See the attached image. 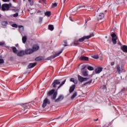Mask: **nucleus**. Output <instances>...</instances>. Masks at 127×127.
<instances>
[{"label": "nucleus", "mask_w": 127, "mask_h": 127, "mask_svg": "<svg viewBox=\"0 0 127 127\" xmlns=\"http://www.w3.org/2000/svg\"><path fill=\"white\" fill-rule=\"evenodd\" d=\"M43 59H44V58L43 57H38L35 59V61H41L42 60H43Z\"/></svg>", "instance_id": "26"}, {"label": "nucleus", "mask_w": 127, "mask_h": 127, "mask_svg": "<svg viewBox=\"0 0 127 127\" xmlns=\"http://www.w3.org/2000/svg\"><path fill=\"white\" fill-rule=\"evenodd\" d=\"M69 19H70V20H71V21H73V20H72V17H69Z\"/></svg>", "instance_id": "55"}, {"label": "nucleus", "mask_w": 127, "mask_h": 127, "mask_svg": "<svg viewBox=\"0 0 127 127\" xmlns=\"http://www.w3.org/2000/svg\"><path fill=\"white\" fill-rule=\"evenodd\" d=\"M121 50H123V52L127 53V46L123 45L121 46Z\"/></svg>", "instance_id": "16"}, {"label": "nucleus", "mask_w": 127, "mask_h": 127, "mask_svg": "<svg viewBox=\"0 0 127 127\" xmlns=\"http://www.w3.org/2000/svg\"><path fill=\"white\" fill-rule=\"evenodd\" d=\"M30 4L31 5L32 3V0H28Z\"/></svg>", "instance_id": "47"}, {"label": "nucleus", "mask_w": 127, "mask_h": 127, "mask_svg": "<svg viewBox=\"0 0 127 127\" xmlns=\"http://www.w3.org/2000/svg\"><path fill=\"white\" fill-rule=\"evenodd\" d=\"M24 109H27V106L26 105H24Z\"/></svg>", "instance_id": "51"}, {"label": "nucleus", "mask_w": 127, "mask_h": 127, "mask_svg": "<svg viewBox=\"0 0 127 127\" xmlns=\"http://www.w3.org/2000/svg\"><path fill=\"white\" fill-rule=\"evenodd\" d=\"M121 92H126V88H123L122 90H121Z\"/></svg>", "instance_id": "45"}, {"label": "nucleus", "mask_w": 127, "mask_h": 127, "mask_svg": "<svg viewBox=\"0 0 127 127\" xmlns=\"http://www.w3.org/2000/svg\"><path fill=\"white\" fill-rule=\"evenodd\" d=\"M92 82H93V79H91V80H89V81L85 82V83H84V85H87V84H91V83H92Z\"/></svg>", "instance_id": "35"}, {"label": "nucleus", "mask_w": 127, "mask_h": 127, "mask_svg": "<svg viewBox=\"0 0 127 127\" xmlns=\"http://www.w3.org/2000/svg\"><path fill=\"white\" fill-rule=\"evenodd\" d=\"M12 27H15V28H17V27H18L17 24H13L12 25Z\"/></svg>", "instance_id": "39"}, {"label": "nucleus", "mask_w": 127, "mask_h": 127, "mask_svg": "<svg viewBox=\"0 0 127 127\" xmlns=\"http://www.w3.org/2000/svg\"><path fill=\"white\" fill-rule=\"evenodd\" d=\"M1 4H0V9L1 8Z\"/></svg>", "instance_id": "58"}, {"label": "nucleus", "mask_w": 127, "mask_h": 127, "mask_svg": "<svg viewBox=\"0 0 127 127\" xmlns=\"http://www.w3.org/2000/svg\"><path fill=\"white\" fill-rule=\"evenodd\" d=\"M103 127H109V125H104Z\"/></svg>", "instance_id": "53"}, {"label": "nucleus", "mask_w": 127, "mask_h": 127, "mask_svg": "<svg viewBox=\"0 0 127 127\" xmlns=\"http://www.w3.org/2000/svg\"><path fill=\"white\" fill-rule=\"evenodd\" d=\"M6 47V48H7L8 49H9V47Z\"/></svg>", "instance_id": "59"}, {"label": "nucleus", "mask_w": 127, "mask_h": 127, "mask_svg": "<svg viewBox=\"0 0 127 127\" xmlns=\"http://www.w3.org/2000/svg\"><path fill=\"white\" fill-rule=\"evenodd\" d=\"M47 96L49 97H50V96H52V100H55V99H56V97H57V92H55V89H52L50 90L49 92H48Z\"/></svg>", "instance_id": "2"}, {"label": "nucleus", "mask_w": 127, "mask_h": 127, "mask_svg": "<svg viewBox=\"0 0 127 127\" xmlns=\"http://www.w3.org/2000/svg\"><path fill=\"white\" fill-rule=\"evenodd\" d=\"M88 19H85V23H87V22H88Z\"/></svg>", "instance_id": "56"}, {"label": "nucleus", "mask_w": 127, "mask_h": 127, "mask_svg": "<svg viewBox=\"0 0 127 127\" xmlns=\"http://www.w3.org/2000/svg\"><path fill=\"white\" fill-rule=\"evenodd\" d=\"M40 12H41V11H40V10H38V11H37V13H40Z\"/></svg>", "instance_id": "54"}, {"label": "nucleus", "mask_w": 127, "mask_h": 127, "mask_svg": "<svg viewBox=\"0 0 127 127\" xmlns=\"http://www.w3.org/2000/svg\"><path fill=\"white\" fill-rule=\"evenodd\" d=\"M28 11H29V9H28Z\"/></svg>", "instance_id": "64"}, {"label": "nucleus", "mask_w": 127, "mask_h": 127, "mask_svg": "<svg viewBox=\"0 0 127 127\" xmlns=\"http://www.w3.org/2000/svg\"><path fill=\"white\" fill-rule=\"evenodd\" d=\"M57 119H60V117H59L58 118H57Z\"/></svg>", "instance_id": "62"}, {"label": "nucleus", "mask_w": 127, "mask_h": 127, "mask_svg": "<svg viewBox=\"0 0 127 127\" xmlns=\"http://www.w3.org/2000/svg\"><path fill=\"white\" fill-rule=\"evenodd\" d=\"M103 71V67H97L95 69V73L96 74H100V72Z\"/></svg>", "instance_id": "15"}, {"label": "nucleus", "mask_w": 127, "mask_h": 127, "mask_svg": "<svg viewBox=\"0 0 127 127\" xmlns=\"http://www.w3.org/2000/svg\"><path fill=\"white\" fill-rule=\"evenodd\" d=\"M64 99L63 95H60L59 97L55 100V103H58V102H61L62 100Z\"/></svg>", "instance_id": "10"}, {"label": "nucleus", "mask_w": 127, "mask_h": 127, "mask_svg": "<svg viewBox=\"0 0 127 127\" xmlns=\"http://www.w3.org/2000/svg\"><path fill=\"white\" fill-rule=\"evenodd\" d=\"M19 30H20V28H22V30H23V26L21 25L18 26Z\"/></svg>", "instance_id": "41"}, {"label": "nucleus", "mask_w": 127, "mask_h": 127, "mask_svg": "<svg viewBox=\"0 0 127 127\" xmlns=\"http://www.w3.org/2000/svg\"><path fill=\"white\" fill-rule=\"evenodd\" d=\"M111 66H114V65H115V62H111Z\"/></svg>", "instance_id": "46"}, {"label": "nucleus", "mask_w": 127, "mask_h": 127, "mask_svg": "<svg viewBox=\"0 0 127 127\" xmlns=\"http://www.w3.org/2000/svg\"><path fill=\"white\" fill-rule=\"evenodd\" d=\"M70 82H73L74 84H78V80L74 78H71L70 79Z\"/></svg>", "instance_id": "21"}, {"label": "nucleus", "mask_w": 127, "mask_h": 127, "mask_svg": "<svg viewBox=\"0 0 127 127\" xmlns=\"http://www.w3.org/2000/svg\"><path fill=\"white\" fill-rule=\"evenodd\" d=\"M61 79H56L52 83V86L54 88H56L57 85H60Z\"/></svg>", "instance_id": "6"}, {"label": "nucleus", "mask_w": 127, "mask_h": 127, "mask_svg": "<svg viewBox=\"0 0 127 127\" xmlns=\"http://www.w3.org/2000/svg\"><path fill=\"white\" fill-rule=\"evenodd\" d=\"M63 50H64V49H62L61 50V51L59 53L56 54L54 56H51L50 57V60L54 59V58H55V57H58V56H59V55H60V54H61V53H62V52H63Z\"/></svg>", "instance_id": "8"}, {"label": "nucleus", "mask_w": 127, "mask_h": 127, "mask_svg": "<svg viewBox=\"0 0 127 127\" xmlns=\"http://www.w3.org/2000/svg\"><path fill=\"white\" fill-rule=\"evenodd\" d=\"M13 17H17L18 16V13H16L13 15Z\"/></svg>", "instance_id": "40"}, {"label": "nucleus", "mask_w": 127, "mask_h": 127, "mask_svg": "<svg viewBox=\"0 0 127 127\" xmlns=\"http://www.w3.org/2000/svg\"><path fill=\"white\" fill-rule=\"evenodd\" d=\"M102 8H97V10L96 12L97 15V18L98 20H101V19H103L105 18V13L103 12Z\"/></svg>", "instance_id": "1"}, {"label": "nucleus", "mask_w": 127, "mask_h": 127, "mask_svg": "<svg viewBox=\"0 0 127 127\" xmlns=\"http://www.w3.org/2000/svg\"><path fill=\"white\" fill-rule=\"evenodd\" d=\"M4 63V61H3V59H0V64H3Z\"/></svg>", "instance_id": "38"}, {"label": "nucleus", "mask_w": 127, "mask_h": 127, "mask_svg": "<svg viewBox=\"0 0 127 127\" xmlns=\"http://www.w3.org/2000/svg\"><path fill=\"white\" fill-rule=\"evenodd\" d=\"M12 48L13 52L16 54V53H17V49H16V48L15 47H12Z\"/></svg>", "instance_id": "28"}, {"label": "nucleus", "mask_w": 127, "mask_h": 127, "mask_svg": "<svg viewBox=\"0 0 127 127\" xmlns=\"http://www.w3.org/2000/svg\"><path fill=\"white\" fill-rule=\"evenodd\" d=\"M80 7H84V6H80Z\"/></svg>", "instance_id": "63"}, {"label": "nucleus", "mask_w": 127, "mask_h": 127, "mask_svg": "<svg viewBox=\"0 0 127 127\" xmlns=\"http://www.w3.org/2000/svg\"><path fill=\"white\" fill-rule=\"evenodd\" d=\"M0 17H1V14H0Z\"/></svg>", "instance_id": "61"}, {"label": "nucleus", "mask_w": 127, "mask_h": 127, "mask_svg": "<svg viewBox=\"0 0 127 127\" xmlns=\"http://www.w3.org/2000/svg\"><path fill=\"white\" fill-rule=\"evenodd\" d=\"M104 90H107V86L106 85H103Z\"/></svg>", "instance_id": "44"}, {"label": "nucleus", "mask_w": 127, "mask_h": 127, "mask_svg": "<svg viewBox=\"0 0 127 127\" xmlns=\"http://www.w3.org/2000/svg\"><path fill=\"white\" fill-rule=\"evenodd\" d=\"M118 44L119 45H120L121 46H123L122 45V43H121L120 42H118Z\"/></svg>", "instance_id": "49"}, {"label": "nucleus", "mask_w": 127, "mask_h": 127, "mask_svg": "<svg viewBox=\"0 0 127 127\" xmlns=\"http://www.w3.org/2000/svg\"><path fill=\"white\" fill-rule=\"evenodd\" d=\"M47 104L49 105V104H50V101L48 100V99L45 98V100L43 101V103L42 105L43 108H45V107L47 106Z\"/></svg>", "instance_id": "7"}, {"label": "nucleus", "mask_w": 127, "mask_h": 127, "mask_svg": "<svg viewBox=\"0 0 127 127\" xmlns=\"http://www.w3.org/2000/svg\"><path fill=\"white\" fill-rule=\"evenodd\" d=\"M92 58H94V59H98L99 56L98 55H94L92 57Z\"/></svg>", "instance_id": "37"}, {"label": "nucleus", "mask_w": 127, "mask_h": 127, "mask_svg": "<svg viewBox=\"0 0 127 127\" xmlns=\"http://www.w3.org/2000/svg\"><path fill=\"white\" fill-rule=\"evenodd\" d=\"M91 36H83L82 38H81L78 39L79 42H83L85 39H89L91 38Z\"/></svg>", "instance_id": "9"}, {"label": "nucleus", "mask_w": 127, "mask_h": 127, "mask_svg": "<svg viewBox=\"0 0 127 127\" xmlns=\"http://www.w3.org/2000/svg\"><path fill=\"white\" fill-rule=\"evenodd\" d=\"M67 0H64V2H65Z\"/></svg>", "instance_id": "60"}, {"label": "nucleus", "mask_w": 127, "mask_h": 127, "mask_svg": "<svg viewBox=\"0 0 127 127\" xmlns=\"http://www.w3.org/2000/svg\"><path fill=\"white\" fill-rule=\"evenodd\" d=\"M33 52L32 49H28L25 51V54H32Z\"/></svg>", "instance_id": "12"}, {"label": "nucleus", "mask_w": 127, "mask_h": 127, "mask_svg": "<svg viewBox=\"0 0 127 127\" xmlns=\"http://www.w3.org/2000/svg\"><path fill=\"white\" fill-rule=\"evenodd\" d=\"M75 88H76V85L74 84L72 86H71L69 89V93H73V92H74V90H75Z\"/></svg>", "instance_id": "17"}, {"label": "nucleus", "mask_w": 127, "mask_h": 127, "mask_svg": "<svg viewBox=\"0 0 127 127\" xmlns=\"http://www.w3.org/2000/svg\"><path fill=\"white\" fill-rule=\"evenodd\" d=\"M45 15L47 16H50L51 15V12L50 11H47L45 13Z\"/></svg>", "instance_id": "29"}, {"label": "nucleus", "mask_w": 127, "mask_h": 127, "mask_svg": "<svg viewBox=\"0 0 127 127\" xmlns=\"http://www.w3.org/2000/svg\"><path fill=\"white\" fill-rule=\"evenodd\" d=\"M87 69L88 70H89V71H93L94 70V67L93 66H88Z\"/></svg>", "instance_id": "32"}, {"label": "nucleus", "mask_w": 127, "mask_h": 127, "mask_svg": "<svg viewBox=\"0 0 127 127\" xmlns=\"http://www.w3.org/2000/svg\"><path fill=\"white\" fill-rule=\"evenodd\" d=\"M98 119H94V121L95 122H97V121H98Z\"/></svg>", "instance_id": "57"}, {"label": "nucleus", "mask_w": 127, "mask_h": 127, "mask_svg": "<svg viewBox=\"0 0 127 127\" xmlns=\"http://www.w3.org/2000/svg\"><path fill=\"white\" fill-rule=\"evenodd\" d=\"M1 25H3V26H6V25H7V21H2Z\"/></svg>", "instance_id": "31"}, {"label": "nucleus", "mask_w": 127, "mask_h": 127, "mask_svg": "<svg viewBox=\"0 0 127 127\" xmlns=\"http://www.w3.org/2000/svg\"><path fill=\"white\" fill-rule=\"evenodd\" d=\"M3 1H4V2H7L8 1H9V0H2Z\"/></svg>", "instance_id": "48"}, {"label": "nucleus", "mask_w": 127, "mask_h": 127, "mask_svg": "<svg viewBox=\"0 0 127 127\" xmlns=\"http://www.w3.org/2000/svg\"><path fill=\"white\" fill-rule=\"evenodd\" d=\"M85 68H86V65H83L82 69H85Z\"/></svg>", "instance_id": "50"}, {"label": "nucleus", "mask_w": 127, "mask_h": 127, "mask_svg": "<svg viewBox=\"0 0 127 127\" xmlns=\"http://www.w3.org/2000/svg\"><path fill=\"white\" fill-rule=\"evenodd\" d=\"M80 44V43H79V40H75L73 42V45L75 46H77V45H79Z\"/></svg>", "instance_id": "25"}, {"label": "nucleus", "mask_w": 127, "mask_h": 127, "mask_svg": "<svg viewBox=\"0 0 127 127\" xmlns=\"http://www.w3.org/2000/svg\"><path fill=\"white\" fill-rule=\"evenodd\" d=\"M35 66H36V63H31L28 65V67L29 69H31V68H33Z\"/></svg>", "instance_id": "18"}, {"label": "nucleus", "mask_w": 127, "mask_h": 127, "mask_svg": "<svg viewBox=\"0 0 127 127\" xmlns=\"http://www.w3.org/2000/svg\"><path fill=\"white\" fill-rule=\"evenodd\" d=\"M77 96V92H74L73 94L71 96L70 99H73L75 97Z\"/></svg>", "instance_id": "30"}, {"label": "nucleus", "mask_w": 127, "mask_h": 127, "mask_svg": "<svg viewBox=\"0 0 127 127\" xmlns=\"http://www.w3.org/2000/svg\"><path fill=\"white\" fill-rule=\"evenodd\" d=\"M49 29L51 31H53V30H54V26H53V25H49Z\"/></svg>", "instance_id": "27"}, {"label": "nucleus", "mask_w": 127, "mask_h": 127, "mask_svg": "<svg viewBox=\"0 0 127 127\" xmlns=\"http://www.w3.org/2000/svg\"><path fill=\"white\" fill-rule=\"evenodd\" d=\"M116 3L117 4L122 5L125 3V0H117Z\"/></svg>", "instance_id": "13"}, {"label": "nucleus", "mask_w": 127, "mask_h": 127, "mask_svg": "<svg viewBox=\"0 0 127 127\" xmlns=\"http://www.w3.org/2000/svg\"><path fill=\"white\" fill-rule=\"evenodd\" d=\"M82 74L84 77H87L88 76V71L87 69H85L82 71Z\"/></svg>", "instance_id": "23"}, {"label": "nucleus", "mask_w": 127, "mask_h": 127, "mask_svg": "<svg viewBox=\"0 0 127 127\" xmlns=\"http://www.w3.org/2000/svg\"><path fill=\"white\" fill-rule=\"evenodd\" d=\"M3 45H4V42H0V46H3Z\"/></svg>", "instance_id": "42"}, {"label": "nucleus", "mask_w": 127, "mask_h": 127, "mask_svg": "<svg viewBox=\"0 0 127 127\" xmlns=\"http://www.w3.org/2000/svg\"><path fill=\"white\" fill-rule=\"evenodd\" d=\"M42 0V1H43V2L44 3H45V2H46V0Z\"/></svg>", "instance_id": "52"}, {"label": "nucleus", "mask_w": 127, "mask_h": 127, "mask_svg": "<svg viewBox=\"0 0 127 127\" xmlns=\"http://www.w3.org/2000/svg\"><path fill=\"white\" fill-rule=\"evenodd\" d=\"M89 78L87 77H83V82H85V81H87Z\"/></svg>", "instance_id": "43"}, {"label": "nucleus", "mask_w": 127, "mask_h": 127, "mask_svg": "<svg viewBox=\"0 0 127 127\" xmlns=\"http://www.w3.org/2000/svg\"><path fill=\"white\" fill-rule=\"evenodd\" d=\"M65 82H66V79H64V80H63L62 82V83L60 84V85L58 86L57 90H59V89H60V88H61V87H62V86L65 84Z\"/></svg>", "instance_id": "19"}, {"label": "nucleus", "mask_w": 127, "mask_h": 127, "mask_svg": "<svg viewBox=\"0 0 127 127\" xmlns=\"http://www.w3.org/2000/svg\"><path fill=\"white\" fill-rule=\"evenodd\" d=\"M64 47H66V46H68V44H67V41L64 40Z\"/></svg>", "instance_id": "34"}, {"label": "nucleus", "mask_w": 127, "mask_h": 127, "mask_svg": "<svg viewBox=\"0 0 127 127\" xmlns=\"http://www.w3.org/2000/svg\"><path fill=\"white\" fill-rule=\"evenodd\" d=\"M17 55L20 57H22V56H24V55H25V52H24L23 51H21L18 53Z\"/></svg>", "instance_id": "14"}, {"label": "nucleus", "mask_w": 127, "mask_h": 127, "mask_svg": "<svg viewBox=\"0 0 127 127\" xmlns=\"http://www.w3.org/2000/svg\"><path fill=\"white\" fill-rule=\"evenodd\" d=\"M113 30H111L112 40L113 44H117V39H118V36L116 35V33L112 32Z\"/></svg>", "instance_id": "3"}, {"label": "nucleus", "mask_w": 127, "mask_h": 127, "mask_svg": "<svg viewBox=\"0 0 127 127\" xmlns=\"http://www.w3.org/2000/svg\"><path fill=\"white\" fill-rule=\"evenodd\" d=\"M27 39V37L26 36H24L22 37V40L23 43H25L26 42V40Z\"/></svg>", "instance_id": "24"}, {"label": "nucleus", "mask_w": 127, "mask_h": 127, "mask_svg": "<svg viewBox=\"0 0 127 127\" xmlns=\"http://www.w3.org/2000/svg\"><path fill=\"white\" fill-rule=\"evenodd\" d=\"M39 50V46L37 45H34L32 47V50L33 52H35L36 51H37V50Z\"/></svg>", "instance_id": "11"}, {"label": "nucleus", "mask_w": 127, "mask_h": 127, "mask_svg": "<svg viewBox=\"0 0 127 127\" xmlns=\"http://www.w3.org/2000/svg\"><path fill=\"white\" fill-rule=\"evenodd\" d=\"M8 9H9V4L4 3L1 5V10L3 11H5V10H8Z\"/></svg>", "instance_id": "5"}, {"label": "nucleus", "mask_w": 127, "mask_h": 127, "mask_svg": "<svg viewBox=\"0 0 127 127\" xmlns=\"http://www.w3.org/2000/svg\"><path fill=\"white\" fill-rule=\"evenodd\" d=\"M116 69L118 73L119 74H121V73H123V71L125 70V67L123 65L117 64L116 66Z\"/></svg>", "instance_id": "4"}, {"label": "nucleus", "mask_w": 127, "mask_h": 127, "mask_svg": "<svg viewBox=\"0 0 127 127\" xmlns=\"http://www.w3.org/2000/svg\"><path fill=\"white\" fill-rule=\"evenodd\" d=\"M57 6V3L54 2L52 3V7H56Z\"/></svg>", "instance_id": "36"}, {"label": "nucleus", "mask_w": 127, "mask_h": 127, "mask_svg": "<svg viewBox=\"0 0 127 127\" xmlns=\"http://www.w3.org/2000/svg\"><path fill=\"white\" fill-rule=\"evenodd\" d=\"M80 60H81V61H88V60H89V58L87 57H82L80 58Z\"/></svg>", "instance_id": "22"}, {"label": "nucleus", "mask_w": 127, "mask_h": 127, "mask_svg": "<svg viewBox=\"0 0 127 127\" xmlns=\"http://www.w3.org/2000/svg\"><path fill=\"white\" fill-rule=\"evenodd\" d=\"M77 78H78V80L79 82H80L81 83L83 82L84 77H83L82 76L78 75V76H77Z\"/></svg>", "instance_id": "20"}, {"label": "nucleus", "mask_w": 127, "mask_h": 127, "mask_svg": "<svg viewBox=\"0 0 127 127\" xmlns=\"http://www.w3.org/2000/svg\"><path fill=\"white\" fill-rule=\"evenodd\" d=\"M42 20H43V17H40L39 18V23H41L42 22Z\"/></svg>", "instance_id": "33"}]
</instances>
